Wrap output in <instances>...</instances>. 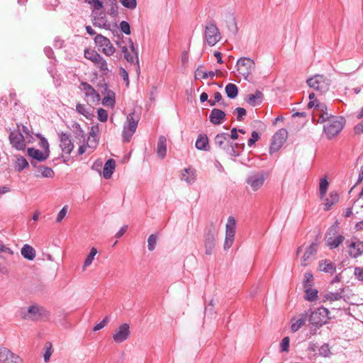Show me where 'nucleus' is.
Masks as SVG:
<instances>
[{"instance_id":"1","label":"nucleus","mask_w":363,"mask_h":363,"mask_svg":"<svg viewBox=\"0 0 363 363\" xmlns=\"http://www.w3.org/2000/svg\"><path fill=\"white\" fill-rule=\"evenodd\" d=\"M326 124L323 127L325 133L328 138H332L337 135L343 128L345 121L340 116H334L327 112L320 114L318 123H324Z\"/></svg>"},{"instance_id":"2","label":"nucleus","mask_w":363,"mask_h":363,"mask_svg":"<svg viewBox=\"0 0 363 363\" xmlns=\"http://www.w3.org/2000/svg\"><path fill=\"white\" fill-rule=\"evenodd\" d=\"M203 36L209 46L215 45L221 39L220 30L213 21L206 23Z\"/></svg>"},{"instance_id":"3","label":"nucleus","mask_w":363,"mask_h":363,"mask_svg":"<svg viewBox=\"0 0 363 363\" xmlns=\"http://www.w3.org/2000/svg\"><path fill=\"white\" fill-rule=\"evenodd\" d=\"M140 117L134 112L127 116V121L123 125L122 136L124 142H129L136 130Z\"/></svg>"},{"instance_id":"4","label":"nucleus","mask_w":363,"mask_h":363,"mask_svg":"<svg viewBox=\"0 0 363 363\" xmlns=\"http://www.w3.org/2000/svg\"><path fill=\"white\" fill-rule=\"evenodd\" d=\"M337 223L330 227L325 236V245L330 249L337 248L345 240V237L337 233Z\"/></svg>"},{"instance_id":"5","label":"nucleus","mask_w":363,"mask_h":363,"mask_svg":"<svg viewBox=\"0 0 363 363\" xmlns=\"http://www.w3.org/2000/svg\"><path fill=\"white\" fill-rule=\"evenodd\" d=\"M308 85L320 94L325 93L330 88V80L321 74H316L307 80Z\"/></svg>"},{"instance_id":"6","label":"nucleus","mask_w":363,"mask_h":363,"mask_svg":"<svg viewBox=\"0 0 363 363\" xmlns=\"http://www.w3.org/2000/svg\"><path fill=\"white\" fill-rule=\"evenodd\" d=\"M214 142L217 147L223 150L230 156L238 157V154L235 153L230 145V135L228 133H221L217 134L215 137Z\"/></svg>"},{"instance_id":"7","label":"nucleus","mask_w":363,"mask_h":363,"mask_svg":"<svg viewBox=\"0 0 363 363\" xmlns=\"http://www.w3.org/2000/svg\"><path fill=\"white\" fill-rule=\"evenodd\" d=\"M329 311L324 307H320L315 311L311 312L308 320L311 324L315 327H320L328 323Z\"/></svg>"},{"instance_id":"8","label":"nucleus","mask_w":363,"mask_h":363,"mask_svg":"<svg viewBox=\"0 0 363 363\" xmlns=\"http://www.w3.org/2000/svg\"><path fill=\"white\" fill-rule=\"evenodd\" d=\"M267 176V173L264 171L252 172L246 179V183L252 191H257L262 188Z\"/></svg>"},{"instance_id":"9","label":"nucleus","mask_w":363,"mask_h":363,"mask_svg":"<svg viewBox=\"0 0 363 363\" xmlns=\"http://www.w3.org/2000/svg\"><path fill=\"white\" fill-rule=\"evenodd\" d=\"M236 67L238 72L247 79L255 71V63L251 58L241 57L237 61Z\"/></svg>"},{"instance_id":"10","label":"nucleus","mask_w":363,"mask_h":363,"mask_svg":"<svg viewBox=\"0 0 363 363\" xmlns=\"http://www.w3.org/2000/svg\"><path fill=\"white\" fill-rule=\"evenodd\" d=\"M217 235L218 230L215 227L211 226L206 229L204 235L205 253L206 255H212L216 246Z\"/></svg>"},{"instance_id":"11","label":"nucleus","mask_w":363,"mask_h":363,"mask_svg":"<svg viewBox=\"0 0 363 363\" xmlns=\"http://www.w3.org/2000/svg\"><path fill=\"white\" fill-rule=\"evenodd\" d=\"M236 229V222L233 216L228 218L225 225V239L224 242V250L230 249L233 243Z\"/></svg>"},{"instance_id":"12","label":"nucleus","mask_w":363,"mask_h":363,"mask_svg":"<svg viewBox=\"0 0 363 363\" xmlns=\"http://www.w3.org/2000/svg\"><path fill=\"white\" fill-rule=\"evenodd\" d=\"M94 43L98 46L99 50L106 55L111 56L116 51L109 39L101 34L96 35Z\"/></svg>"},{"instance_id":"13","label":"nucleus","mask_w":363,"mask_h":363,"mask_svg":"<svg viewBox=\"0 0 363 363\" xmlns=\"http://www.w3.org/2000/svg\"><path fill=\"white\" fill-rule=\"evenodd\" d=\"M287 130L284 128L279 130L272 137L270 152L278 151L287 138Z\"/></svg>"},{"instance_id":"14","label":"nucleus","mask_w":363,"mask_h":363,"mask_svg":"<svg viewBox=\"0 0 363 363\" xmlns=\"http://www.w3.org/2000/svg\"><path fill=\"white\" fill-rule=\"evenodd\" d=\"M130 335V325L128 323H123L116 329L113 334V340L116 343L120 344L128 340Z\"/></svg>"},{"instance_id":"15","label":"nucleus","mask_w":363,"mask_h":363,"mask_svg":"<svg viewBox=\"0 0 363 363\" xmlns=\"http://www.w3.org/2000/svg\"><path fill=\"white\" fill-rule=\"evenodd\" d=\"M57 135L60 139V146L62 151L65 154L69 155L74 148L72 136L64 132H60Z\"/></svg>"},{"instance_id":"16","label":"nucleus","mask_w":363,"mask_h":363,"mask_svg":"<svg viewBox=\"0 0 363 363\" xmlns=\"http://www.w3.org/2000/svg\"><path fill=\"white\" fill-rule=\"evenodd\" d=\"M0 362L3 363H22L21 358L6 347H0Z\"/></svg>"},{"instance_id":"17","label":"nucleus","mask_w":363,"mask_h":363,"mask_svg":"<svg viewBox=\"0 0 363 363\" xmlns=\"http://www.w3.org/2000/svg\"><path fill=\"white\" fill-rule=\"evenodd\" d=\"M80 89L84 92L87 98L88 102L96 103L100 100L99 94L96 90L87 82H82Z\"/></svg>"},{"instance_id":"18","label":"nucleus","mask_w":363,"mask_h":363,"mask_svg":"<svg viewBox=\"0 0 363 363\" xmlns=\"http://www.w3.org/2000/svg\"><path fill=\"white\" fill-rule=\"evenodd\" d=\"M318 251V244L315 242L311 243L306 250L302 258L301 266H308L313 259V257Z\"/></svg>"},{"instance_id":"19","label":"nucleus","mask_w":363,"mask_h":363,"mask_svg":"<svg viewBox=\"0 0 363 363\" xmlns=\"http://www.w3.org/2000/svg\"><path fill=\"white\" fill-rule=\"evenodd\" d=\"M9 140L13 147L17 150H23L26 147V142L23 135L19 131L11 132Z\"/></svg>"},{"instance_id":"20","label":"nucleus","mask_w":363,"mask_h":363,"mask_svg":"<svg viewBox=\"0 0 363 363\" xmlns=\"http://www.w3.org/2000/svg\"><path fill=\"white\" fill-rule=\"evenodd\" d=\"M226 114L218 108H213L209 115V121L213 125H220L225 120Z\"/></svg>"},{"instance_id":"21","label":"nucleus","mask_w":363,"mask_h":363,"mask_svg":"<svg viewBox=\"0 0 363 363\" xmlns=\"http://www.w3.org/2000/svg\"><path fill=\"white\" fill-rule=\"evenodd\" d=\"M40 309L37 306H30L27 311L22 309L21 315L23 319L36 320L40 315Z\"/></svg>"},{"instance_id":"22","label":"nucleus","mask_w":363,"mask_h":363,"mask_svg":"<svg viewBox=\"0 0 363 363\" xmlns=\"http://www.w3.org/2000/svg\"><path fill=\"white\" fill-rule=\"evenodd\" d=\"M344 291L345 288H340L335 292L329 291L324 294L323 301H329L330 303L340 301L341 299H343L345 301V296L343 295Z\"/></svg>"},{"instance_id":"23","label":"nucleus","mask_w":363,"mask_h":363,"mask_svg":"<svg viewBox=\"0 0 363 363\" xmlns=\"http://www.w3.org/2000/svg\"><path fill=\"white\" fill-rule=\"evenodd\" d=\"M349 255L353 258L359 257L363 253V242L355 240L348 245Z\"/></svg>"},{"instance_id":"24","label":"nucleus","mask_w":363,"mask_h":363,"mask_svg":"<svg viewBox=\"0 0 363 363\" xmlns=\"http://www.w3.org/2000/svg\"><path fill=\"white\" fill-rule=\"evenodd\" d=\"M28 155L32 157L33 159L38 161V162H44L45 161L49 155L48 152H42L38 149L33 147H29L27 150Z\"/></svg>"},{"instance_id":"25","label":"nucleus","mask_w":363,"mask_h":363,"mask_svg":"<svg viewBox=\"0 0 363 363\" xmlns=\"http://www.w3.org/2000/svg\"><path fill=\"white\" fill-rule=\"evenodd\" d=\"M318 269L320 272L333 274L336 271V266L329 259H323L319 262Z\"/></svg>"},{"instance_id":"26","label":"nucleus","mask_w":363,"mask_h":363,"mask_svg":"<svg viewBox=\"0 0 363 363\" xmlns=\"http://www.w3.org/2000/svg\"><path fill=\"white\" fill-rule=\"evenodd\" d=\"M157 156L160 159H164L167 153V139L164 135H160L158 138L157 148Z\"/></svg>"},{"instance_id":"27","label":"nucleus","mask_w":363,"mask_h":363,"mask_svg":"<svg viewBox=\"0 0 363 363\" xmlns=\"http://www.w3.org/2000/svg\"><path fill=\"white\" fill-rule=\"evenodd\" d=\"M181 179L191 184L196 181V170L194 168H185L181 174Z\"/></svg>"},{"instance_id":"28","label":"nucleus","mask_w":363,"mask_h":363,"mask_svg":"<svg viewBox=\"0 0 363 363\" xmlns=\"http://www.w3.org/2000/svg\"><path fill=\"white\" fill-rule=\"evenodd\" d=\"M308 318L307 313H303L300 315V317L297 319L292 318L291 320V330L292 332L298 331L306 323Z\"/></svg>"},{"instance_id":"29","label":"nucleus","mask_w":363,"mask_h":363,"mask_svg":"<svg viewBox=\"0 0 363 363\" xmlns=\"http://www.w3.org/2000/svg\"><path fill=\"white\" fill-rule=\"evenodd\" d=\"M116 167V162L113 159L108 160L104 167L103 176L105 179L111 177Z\"/></svg>"},{"instance_id":"30","label":"nucleus","mask_w":363,"mask_h":363,"mask_svg":"<svg viewBox=\"0 0 363 363\" xmlns=\"http://www.w3.org/2000/svg\"><path fill=\"white\" fill-rule=\"evenodd\" d=\"M195 146L199 150H208L209 143L207 135L205 134L199 135L196 141Z\"/></svg>"},{"instance_id":"31","label":"nucleus","mask_w":363,"mask_h":363,"mask_svg":"<svg viewBox=\"0 0 363 363\" xmlns=\"http://www.w3.org/2000/svg\"><path fill=\"white\" fill-rule=\"evenodd\" d=\"M21 253L22 256L28 260H33L36 254L35 249L28 244H26L23 246Z\"/></svg>"},{"instance_id":"32","label":"nucleus","mask_w":363,"mask_h":363,"mask_svg":"<svg viewBox=\"0 0 363 363\" xmlns=\"http://www.w3.org/2000/svg\"><path fill=\"white\" fill-rule=\"evenodd\" d=\"M339 201V195L335 191H332L330 193L329 198L325 199V202L324 203V209L325 211H329L332 206L337 203Z\"/></svg>"},{"instance_id":"33","label":"nucleus","mask_w":363,"mask_h":363,"mask_svg":"<svg viewBox=\"0 0 363 363\" xmlns=\"http://www.w3.org/2000/svg\"><path fill=\"white\" fill-rule=\"evenodd\" d=\"M263 99V94L262 91L257 90L254 94L247 96V102L252 106H256L261 104Z\"/></svg>"},{"instance_id":"34","label":"nucleus","mask_w":363,"mask_h":363,"mask_svg":"<svg viewBox=\"0 0 363 363\" xmlns=\"http://www.w3.org/2000/svg\"><path fill=\"white\" fill-rule=\"evenodd\" d=\"M31 164L38 168V172L43 177L51 178L53 177L54 172L51 168L43 165L37 167L36 162L34 161L31 162Z\"/></svg>"},{"instance_id":"35","label":"nucleus","mask_w":363,"mask_h":363,"mask_svg":"<svg viewBox=\"0 0 363 363\" xmlns=\"http://www.w3.org/2000/svg\"><path fill=\"white\" fill-rule=\"evenodd\" d=\"M116 104L115 93L111 90L108 91L107 94L102 100V104L106 106L113 108Z\"/></svg>"},{"instance_id":"36","label":"nucleus","mask_w":363,"mask_h":363,"mask_svg":"<svg viewBox=\"0 0 363 363\" xmlns=\"http://www.w3.org/2000/svg\"><path fill=\"white\" fill-rule=\"evenodd\" d=\"M131 50L132 53L128 52L126 55H125V58L126 60L130 63H135V61L136 62L137 65V71H140V67H139V60H138V53L135 52L134 46L133 45H131Z\"/></svg>"},{"instance_id":"37","label":"nucleus","mask_w":363,"mask_h":363,"mask_svg":"<svg viewBox=\"0 0 363 363\" xmlns=\"http://www.w3.org/2000/svg\"><path fill=\"white\" fill-rule=\"evenodd\" d=\"M225 94L230 99H235L238 94V86L232 83H229L225 88Z\"/></svg>"},{"instance_id":"38","label":"nucleus","mask_w":363,"mask_h":363,"mask_svg":"<svg viewBox=\"0 0 363 363\" xmlns=\"http://www.w3.org/2000/svg\"><path fill=\"white\" fill-rule=\"evenodd\" d=\"M84 57L96 64L97 61L100 60L101 56L96 51L87 49L84 50Z\"/></svg>"},{"instance_id":"39","label":"nucleus","mask_w":363,"mask_h":363,"mask_svg":"<svg viewBox=\"0 0 363 363\" xmlns=\"http://www.w3.org/2000/svg\"><path fill=\"white\" fill-rule=\"evenodd\" d=\"M76 111L79 114L83 115L86 118H91L92 113H91L90 108H87L84 104H77L76 105Z\"/></svg>"},{"instance_id":"40","label":"nucleus","mask_w":363,"mask_h":363,"mask_svg":"<svg viewBox=\"0 0 363 363\" xmlns=\"http://www.w3.org/2000/svg\"><path fill=\"white\" fill-rule=\"evenodd\" d=\"M28 167V162L26 159L22 156H19L16 157V160L15 162V169L18 172H21L23 169Z\"/></svg>"},{"instance_id":"41","label":"nucleus","mask_w":363,"mask_h":363,"mask_svg":"<svg viewBox=\"0 0 363 363\" xmlns=\"http://www.w3.org/2000/svg\"><path fill=\"white\" fill-rule=\"evenodd\" d=\"M96 254H97V250L95 247H92L90 250L89 255H87V257H86V259L84 260V265H83V271H84L87 267H89V265L91 264V263L94 259V257L96 256Z\"/></svg>"},{"instance_id":"42","label":"nucleus","mask_w":363,"mask_h":363,"mask_svg":"<svg viewBox=\"0 0 363 363\" xmlns=\"http://www.w3.org/2000/svg\"><path fill=\"white\" fill-rule=\"evenodd\" d=\"M329 183L325 177L322 178L320 180L319 183V191H320V196L323 199L327 193L328 189Z\"/></svg>"},{"instance_id":"43","label":"nucleus","mask_w":363,"mask_h":363,"mask_svg":"<svg viewBox=\"0 0 363 363\" xmlns=\"http://www.w3.org/2000/svg\"><path fill=\"white\" fill-rule=\"evenodd\" d=\"M306 292V299L309 301H313L316 300L318 297V291L316 289H312L311 287L304 288Z\"/></svg>"},{"instance_id":"44","label":"nucleus","mask_w":363,"mask_h":363,"mask_svg":"<svg viewBox=\"0 0 363 363\" xmlns=\"http://www.w3.org/2000/svg\"><path fill=\"white\" fill-rule=\"evenodd\" d=\"M106 16L104 15V16H94L93 19H92V23H93V25L96 27H99V28H104L106 24Z\"/></svg>"},{"instance_id":"45","label":"nucleus","mask_w":363,"mask_h":363,"mask_svg":"<svg viewBox=\"0 0 363 363\" xmlns=\"http://www.w3.org/2000/svg\"><path fill=\"white\" fill-rule=\"evenodd\" d=\"M72 130L77 138H84L85 134L80 125L78 123H74L72 125Z\"/></svg>"},{"instance_id":"46","label":"nucleus","mask_w":363,"mask_h":363,"mask_svg":"<svg viewBox=\"0 0 363 363\" xmlns=\"http://www.w3.org/2000/svg\"><path fill=\"white\" fill-rule=\"evenodd\" d=\"M313 281V275L311 272H306L304 274L303 286L304 288L311 287Z\"/></svg>"},{"instance_id":"47","label":"nucleus","mask_w":363,"mask_h":363,"mask_svg":"<svg viewBox=\"0 0 363 363\" xmlns=\"http://www.w3.org/2000/svg\"><path fill=\"white\" fill-rule=\"evenodd\" d=\"M103 72V74H106L108 72V65L106 61L103 58V57H101L100 60L97 61L95 64Z\"/></svg>"},{"instance_id":"48","label":"nucleus","mask_w":363,"mask_h":363,"mask_svg":"<svg viewBox=\"0 0 363 363\" xmlns=\"http://www.w3.org/2000/svg\"><path fill=\"white\" fill-rule=\"evenodd\" d=\"M157 243V236L154 234H152L149 236L147 239V247L150 251H152L155 250Z\"/></svg>"},{"instance_id":"49","label":"nucleus","mask_w":363,"mask_h":363,"mask_svg":"<svg viewBox=\"0 0 363 363\" xmlns=\"http://www.w3.org/2000/svg\"><path fill=\"white\" fill-rule=\"evenodd\" d=\"M228 30L233 34L236 35L238 30L237 23L235 21V19L234 18H230L228 25Z\"/></svg>"},{"instance_id":"50","label":"nucleus","mask_w":363,"mask_h":363,"mask_svg":"<svg viewBox=\"0 0 363 363\" xmlns=\"http://www.w3.org/2000/svg\"><path fill=\"white\" fill-rule=\"evenodd\" d=\"M98 119L101 122H106L108 119V112L106 110L99 108L97 111Z\"/></svg>"},{"instance_id":"51","label":"nucleus","mask_w":363,"mask_h":363,"mask_svg":"<svg viewBox=\"0 0 363 363\" xmlns=\"http://www.w3.org/2000/svg\"><path fill=\"white\" fill-rule=\"evenodd\" d=\"M260 138V135L257 131H253L251 134V138L247 141V145L250 147L254 145V144Z\"/></svg>"},{"instance_id":"52","label":"nucleus","mask_w":363,"mask_h":363,"mask_svg":"<svg viewBox=\"0 0 363 363\" xmlns=\"http://www.w3.org/2000/svg\"><path fill=\"white\" fill-rule=\"evenodd\" d=\"M289 342L290 340L289 337H284L280 344V351L288 352L289 348Z\"/></svg>"},{"instance_id":"53","label":"nucleus","mask_w":363,"mask_h":363,"mask_svg":"<svg viewBox=\"0 0 363 363\" xmlns=\"http://www.w3.org/2000/svg\"><path fill=\"white\" fill-rule=\"evenodd\" d=\"M121 4L130 9H133L136 7V0H120Z\"/></svg>"},{"instance_id":"54","label":"nucleus","mask_w":363,"mask_h":363,"mask_svg":"<svg viewBox=\"0 0 363 363\" xmlns=\"http://www.w3.org/2000/svg\"><path fill=\"white\" fill-rule=\"evenodd\" d=\"M230 145H232V147L233 148V150L235 152V153L238 154V157L240 155V152L244 150L245 147L244 143L230 142Z\"/></svg>"},{"instance_id":"55","label":"nucleus","mask_w":363,"mask_h":363,"mask_svg":"<svg viewBox=\"0 0 363 363\" xmlns=\"http://www.w3.org/2000/svg\"><path fill=\"white\" fill-rule=\"evenodd\" d=\"M195 79H206L207 78V72H204L201 69V66L199 67L195 71L194 74Z\"/></svg>"},{"instance_id":"56","label":"nucleus","mask_w":363,"mask_h":363,"mask_svg":"<svg viewBox=\"0 0 363 363\" xmlns=\"http://www.w3.org/2000/svg\"><path fill=\"white\" fill-rule=\"evenodd\" d=\"M120 28L121 31L126 35H129L130 33V27L127 21H121L120 23Z\"/></svg>"},{"instance_id":"57","label":"nucleus","mask_w":363,"mask_h":363,"mask_svg":"<svg viewBox=\"0 0 363 363\" xmlns=\"http://www.w3.org/2000/svg\"><path fill=\"white\" fill-rule=\"evenodd\" d=\"M315 111L318 112V114L319 115V118L320 117L321 113H324L325 112L328 113L327 107L325 104L318 103L315 104V106L314 107Z\"/></svg>"},{"instance_id":"58","label":"nucleus","mask_w":363,"mask_h":363,"mask_svg":"<svg viewBox=\"0 0 363 363\" xmlns=\"http://www.w3.org/2000/svg\"><path fill=\"white\" fill-rule=\"evenodd\" d=\"M108 321H109L108 316H106L100 323H97L94 327V330L97 331V330H99L104 328L106 326V325L108 323Z\"/></svg>"},{"instance_id":"59","label":"nucleus","mask_w":363,"mask_h":363,"mask_svg":"<svg viewBox=\"0 0 363 363\" xmlns=\"http://www.w3.org/2000/svg\"><path fill=\"white\" fill-rule=\"evenodd\" d=\"M86 1L93 6L95 10H100L103 8V3L99 0H86Z\"/></svg>"},{"instance_id":"60","label":"nucleus","mask_w":363,"mask_h":363,"mask_svg":"<svg viewBox=\"0 0 363 363\" xmlns=\"http://www.w3.org/2000/svg\"><path fill=\"white\" fill-rule=\"evenodd\" d=\"M40 146L43 150V152H48L50 155L49 143L45 138H40Z\"/></svg>"},{"instance_id":"61","label":"nucleus","mask_w":363,"mask_h":363,"mask_svg":"<svg viewBox=\"0 0 363 363\" xmlns=\"http://www.w3.org/2000/svg\"><path fill=\"white\" fill-rule=\"evenodd\" d=\"M67 206H65L57 214V218H56V221L57 223H60L62 220V219L65 217L67 213Z\"/></svg>"},{"instance_id":"62","label":"nucleus","mask_w":363,"mask_h":363,"mask_svg":"<svg viewBox=\"0 0 363 363\" xmlns=\"http://www.w3.org/2000/svg\"><path fill=\"white\" fill-rule=\"evenodd\" d=\"M330 353L328 345L324 344L319 349V354L323 357H328Z\"/></svg>"},{"instance_id":"63","label":"nucleus","mask_w":363,"mask_h":363,"mask_svg":"<svg viewBox=\"0 0 363 363\" xmlns=\"http://www.w3.org/2000/svg\"><path fill=\"white\" fill-rule=\"evenodd\" d=\"M52 354V346L50 343H48L46 345V351L44 354V361L48 362Z\"/></svg>"},{"instance_id":"64","label":"nucleus","mask_w":363,"mask_h":363,"mask_svg":"<svg viewBox=\"0 0 363 363\" xmlns=\"http://www.w3.org/2000/svg\"><path fill=\"white\" fill-rule=\"evenodd\" d=\"M235 111L237 113V120L240 121H242L243 116L246 115V110L244 108H236Z\"/></svg>"}]
</instances>
